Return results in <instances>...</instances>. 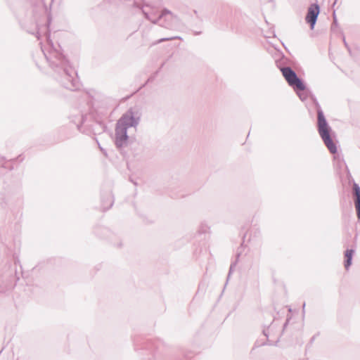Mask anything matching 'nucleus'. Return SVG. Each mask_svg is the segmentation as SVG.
<instances>
[{"instance_id":"nucleus-1","label":"nucleus","mask_w":360,"mask_h":360,"mask_svg":"<svg viewBox=\"0 0 360 360\" xmlns=\"http://www.w3.org/2000/svg\"><path fill=\"white\" fill-rule=\"evenodd\" d=\"M51 18L49 15L46 22V38L49 50L42 49L44 55L54 72L56 79L65 89L70 91H77L80 89L81 84L79 81L77 73L72 67L69 60L60 51L54 47L53 43L50 39L49 25Z\"/></svg>"},{"instance_id":"nucleus-2","label":"nucleus","mask_w":360,"mask_h":360,"mask_svg":"<svg viewBox=\"0 0 360 360\" xmlns=\"http://www.w3.org/2000/svg\"><path fill=\"white\" fill-rule=\"evenodd\" d=\"M317 113L316 128L320 137L328 150L332 154L338 153V147L335 139V133L329 125L324 112L316 98L312 96Z\"/></svg>"},{"instance_id":"nucleus-3","label":"nucleus","mask_w":360,"mask_h":360,"mask_svg":"<svg viewBox=\"0 0 360 360\" xmlns=\"http://www.w3.org/2000/svg\"><path fill=\"white\" fill-rule=\"evenodd\" d=\"M134 6L141 10L146 19L150 21L153 24L159 25L166 29L174 30L176 28L179 22V18L174 15L167 8H164L161 11L160 13L157 18L155 16L156 13L151 10L148 5H142L140 3L134 2Z\"/></svg>"},{"instance_id":"nucleus-4","label":"nucleus","mask_w":360,"mask_h":360,"mask_svg":"<svg viewBox=\"0 0 360 360\" xmlns=\"http://www.w3.org/2000/svg\"><path fill=\"white\" fill-rule=\"evenodd\" d=\"M114 143L116 148L123 155L124 157L127 156L128 151L127 148L133 149L134 146L139 144L130 137L127 134L125 128H121L115 125Z\"/></svg>"},{"instance_id":"nucleus-5","label":"nucleus","mask_w":360,"mask_h":360,"mask_svg":"<svg viewBox=\"0 0 360 360\" xmlns=\"http://www.w3.org/2000/svg\"><path fill=\"white\" fill-rule=\"evenodd\" d=\"M141 120V112L137 107L129 108L117 120L116 126L128 130L131 127H136Z\"/></svg>"},{"instance_id":"nucleus-6","label":"nucleus","mask_w":360,"mask_h":360,"mask_svg":"<svg viewBox=\"0 0 360 360\" xmlns=\"http://www.w3.org/2000/svg\"><path fill=\"white\" fill-rule=\"evenodd\" d=\"M281 71L288 85L295 91L304 90L306 89L304 81L297 76V73L292 68L288 66L283 67L281 68Z\"/></svg>"},{"instance_id":"nucleus-7","label":"nucleus","mask_w":360,"mask_h":360,"mask_svg":"<svg viewBox=\"0 0 360 360\" xmlns=\"http://www.w3.org/2000/svg\"><path fill=\"white\" fill-rule=\"evenodd\" d=\"M319 13L320 6L318 4H311L307 9L305 21L309 25L311 30L314 29Z\"/></svg>"},{"instance_id":"nucleus-8","label":"nucleus","mask_w":360,"mask_h":360,"mask_svg":"<svg viewBox=\"0 0 360 360\" xmlns=\"http://www.w3.org/2000/svg\"><path fill=\"white\" fill-rule=\"evenodd\" d=\"M15 191L11 188H5L0 193V205L1 207H6L15 194Z\"/></svg>"},{"instance_id":"nucleus-9","label":"nucleus","mask_w":360,"mask_h":360,"mask_svg":"<svg viewBox=\"0 0 360 360\" xmlns=\"http://www.w3.org/2000/svg\"><path fill=\"white\" fill-rule=\"evenodd\" d=\"M353 195L357 219L360 221V186L356 183L353 184Z\"/></svg>"},{"instance_id":"nucleus-10","label":"nucleus","mask_w":360,"mask_h":360,"mask_svg":"<svg viewBox=\"0 0 360 360\" xmlns=\"http://www.w3.org/2000/svg\"><path fill=\"white\" fill-rule=\"evenodd\" d=\"M114 203L113 195L111 191L108 192L105 195L101 196L102 209L105 212L109 210Z\"/></svg>"},{"instance_id":"nucleus-11","label":"nucleus","mask_w":360,"mask_h":360,"mask_svg":"<svg viewBox=\"0 0 360 360\" xmlns=\"http://www.w3.org/2000/svg\"><path fill=\"white\" fill-rule=\"evenodd\" d=\"M354 252L355 250L353 248L347 249L344 252V266L346 270H349L352 264V259Z\"/></svg>"},{"instance_id":"nucleus-12","label":"nucleus","mask_w":360,"mask_h":360,"mask_svg":"<svg viewBox=\"0 0 360 360\" xmlns=\"http://www.w3.org/2000/svg\"><path fill=\"white\" fill-rule=\"evenodd\" d=\"M15 281V278L13 277H9L6 280L5 283L1 282L0 283V293L6 292L8 290H11L14 288V285H15L13 283Z\"/></svg>"},{"instance_id":"nucleus-13","label":"nucleus","mask_w":360,"mask_h":360,"mask_svg":"<svg viewBox=\"0 0 360 360\" xmlns=\"http://www.w3.org/2000/svg\"><path fill=\"white\" fill-rule=\"evenodd\" d=\"M158 347V343L155 342L152 340H146L143 342V346L141 349L149 350L150 352H153L155 349Z\"/></svg>"},{"instance_id":"nucleus-14","label":"nucleus","mask_w":360,"mask_h":360,"mask_svg":"<svg viewBox=\"0 0 360 360\" xmlns=\"http://www.w3.org/2000/svg\"><path fill=\"white\" fill-rule=\"evenodd\" d=\"M240 253H237L236 255V258L234 261L231 262V265H230V267H229V273H228V275H227V278H226V282H228V281L229 280L230 277H231V275L232 274V273L233 272L238 262V259L240 257ZM227 283H226V284Z\"/></svg>"},{"instance_id":"nucleus-15","label":"nucleus","mask_w":360,"mask_h":360,"mask_svg":"<svg viewBox=\"0 0 360 360\" xmlns=\"http://www.w3.org/2000/svg\"><path fill=\"white\" fill-rule=\"evenodd\" d=\"M295 91L296 92L297 95L299 96V98L302 101L306 100L310 94V91L307 88V86H306V89L304 90H297Z\"/></svg>"},{"instance_id":"nucleus-16","label":"nucleus","mask_w":360,"mask_h":360,"mask_svg":"<svg viewBox=\"0 0 360 360\" xmlns=\"http://www.w3.org/2000/svg\"><path fill=\"white\" fill-rule=\"evenodd\" d=\"M174 39L182 40V38L179 36H172V37H164V38H161V39H158V41L154 42L153 44L155 45V44H158L160 43L164 42V41H172V40H174Z\"/></svg>"},{"instance_id":"nucleus-17","label":"nucleus","mask_w":360,"mask_h":360,"mask_svg":"<svg viewBox=\"0 0 360 360\" xmlns=\"http://www.w3.org/2000/svg\"><path fill=\"white\" fill-rule=\"evenodd\" d=\"M210 226L206 223H201L198 229L199 234H205L209 232Z\"/></svg>"},{"instance_id":"nucleus-18","label":"nucleus","mask_w":360,"mask_h":360,"mask_svg":"<svg viewBox=\"0 0 360 360\" xmlns=\"http://www.w3.org/2000/svg\"><path fill=\"white\" fill-rule=\"evenodd\" d=\"M94 232L96 235H98L99 236L102 237V236L100 233L105 234L109 232V230L106 227L98 226L95 229Z\"/></svg>"},{"instance_id":"nucleus-19","label":"nucleus","mask_w":360,"mask_h":360,"mask_svg":"<svg viewBox=\"0 0 360 360\" xmlns=\"http://www.w3.org/2000/svg\"><path fill=\"white\" fill-rule=\"evenodd\" d=\"M333 18H334L333 22L332 23V25H331L332 30H333L335 26V27L338 26V20H337L336 15H335V13H333Z\"/></svg>"},{"instance_id":"nucleus-20","label":"nucleus","mask_w":360,"mask_h":360,"mask_svg":"<svg viewBox=\"0 0 360 360\" xmlns=\"http://www.w3.org/2000/svg\"><path fill=\"white\" fill-rule=\"evenodd\" d=\"M342 41H343V43H344L345 46V47L347 48V49L348 50V51L350 53V52H351V50H350V48H349V46L348 44H347V41H346V39H345V36H343V37H342Z\"/></svg>"},{"instance_id":"nucleus-21","label":"nucleus","mask_w":360,"mask_h":360,"mask_svg":"<svg viewBox=\"0 0 360 360\" xmlns=\"http://www.w3.org/2000/svg\"><path fill=\"white\" fill-rule=\"evenodd\" d=\"M158 71H156V72L154 74V75L150 76V77L148 79L147 82H152V81L155 79V76L157 75V74H158Z\"/></svg>"},{"instance_id":"nucleus-22","label":"nucleus","mask_w":360,"mask_h":360,"mask_svg":"<svg viewBox=\"0 0 360 360\" xmlns=\"http://www.w3.org/2000/svg\"><path fill=\"white\" fill-rule=\"evenodd\" d=\"M24 160V158L22 155H18L16 159H13V161L18 160L19 162H22Z\"/></svg>"},{"instance_id":"nucleus-23","label":"nucleus","mask_w":360,"mask_h":360,"mask_svg":"<svg viewBox=\"0 0 360 360\" xmlns=\"http://www.w3.org/2000/svg\"><path fill=\"white\" fill-rule=\"evenodd\" d=\"M263 334H264V335H265L266 338H268V337H269V335H268V333H267V332H266V330H263Z\"/></svg>"},{"instance_id":"nucleus-24","label":"nucleus","mask_w":360,"mask_h":360,"mask_svg":"<svg viewBox=\"0 0 360 360\" xmlns=\"http://www.w3.org/2000/svg\"><path fill=\"white\" fill-rule=\"evenodd\" d=\"M134 348H135V349H139L138 345H137V343H136V340H134Z\"/></svg>"},{"instance_id":"nucleus-25","label":"nucleus","mask_w":360,"mask_h":360,"mask_svg":"<svg viewBox=\"0 0 360 360\" xmlns=\"http://www.w3.org/2000/svg\"><path fill=\"white\" fill-rule=\"evenodd\" d=\"M288 323V321L287 320L285 321V323L283 324V329H285V328L287 326Z\"/></svg>"},{"instance_id":"nucleus-26","label":"nucleus","mask_w":360,"mask_h":360,"mask_svg":"<svg viewBox=\"0 0 360 360\" xmlns=\"http://www.w3.org/2000/svg\"><path fill=\"white\" fill-rule=\"evenodd\" d=\"M36 36L38 39H39V32L37 31V33H36Z\"/></svg>"},{"instance_id":"nucleus-27","label":"nucleus","mask_w":360,"mask_h":360,"mask_svg":"<svg viewBox=\"0 0 360 360\" xmlns=\"http://www.w3.org/2000/svg\"><path fill=\"white\" fill-rule=\"evenodd\" d=\"M305 305H306V304H305V302H304L303 304H302V308H303L302 311H303V312H304Z\"/></svg>"},{"instance_id":"nucleus-28","label":"nucleus","mask_w":360,"mask_h":360,"mask_svg":"<svg viewBox=\"0 0 360 360\" xmlns=\"http://www.w3.org/2000/svg\"><path fill=\"white\" fill-rule=\"evenodd\" d=\"M98 147H99V148L101 149V151H104L103 148L100 146L99 143H98Z\"/></svg>"},{"instance_id":"nucleus-29","label":"nucleus","mask_w":360,"mask_h":360,"mask_svg":"<svg viewBox=\"0 0 360 360\" xmlns=\"http://www.w3.org/2000/svg\"><path fill=\"white\" fill-rule=\"evenodd\" d=\"M80 127H81V126L79 124L77 125V128L78 130H80Z\"/></svg>"},{"instance_id":"nucleus-30","label":"nucleus","mask_w":360,"mask_h":360,"mask_svg":"<svg viewBox=\"0 0 360 360\" xmlns=\"http://www.w3.org/2000/svg\"><path fill=\"white\" fill-rule=\"evenodd\" d=\"M132 153H133L134 156H136L137 155V153H135V152H132Z\"/></svg>"},{"instance_id":"nucleus-31","label":"nucleus","mask_w":360,"mask_h":360,"mask_svg":"<svg viewBox=\"0 0 360 360\" xmlns=\"http://www.w3.org/2000/svg\"><path fill=\"white\" fill-rule=\"evenodd\" d=\"M143 360H152L150 358H148L147 359H144Z\"/></svg>"},{"instance_id":"nucleus-32","label":"nucleus","mask_w":360,"mask_h":360,"mask_svg":"<svg viewBox=\"0 0 360 360\" xmlns=\"http://www.w3.org/2000/svg\"><path fill=\"white\" fill-rule=\"evenodd\" d=\"M245 236H246V233H245V234L243 235V239L245 238Z\"/></svg>"}]
</instances>
